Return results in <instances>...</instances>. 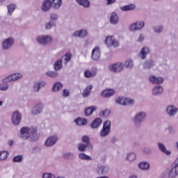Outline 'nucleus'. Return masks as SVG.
I'll return each mask as SVG.
<instances>
[{"label": "nucleus", "instance_id": "obj_42", "mask_svg": "<svg viewBox=\"0 0 178 178\" xmlns=\"http://www.w3.org/2000/svg\"><path fill=\"white\" fill-rule=\"evenodd\" d=\"M106 170H107V169L105 167L100 166V167H98L97 173L99 175H102L104 173H106Z\"/></svg>", "mask_w": 178, "mask_h": 178}, {"label": "nucleus", "instance_id": "obj_33", "mask_svg": "<svg viewBox=\"0 0 178 178\" xmlns=\"http://www.w3.org/2000/svg\"><path fill=\"white\" fill-rule=\"evenodd\" d=\"M138 167L143 170H147V169H149V164L147 162H142L139 163Z\"/></svg>", "mask_w": 178, "mask_h": 178}, {"label": "nucleus", "instance_id": "obj_16", "mask_svg": "<svg viewBox=\"0 0 178 178\" xmlns=\"http://www.w3.org/2000/svg\"><path fill=\"white\" fill-rule=\"evenodd\" d=\"M42 108H44V106H42V104H36L32 108L33 115H38V113H41V112H42Z\"/></svg>", "mask_w": 178, "mask_h": 178}, {"label": "nucleus", "instance_id": "obj_8", "mask_svg": "<svg viewBox=\"0 0 178 178\" xmlns=\"http://www.w3.org/2000/svg\"><path fill=\"white\" fill-rule=\"evenodd\" d=\"M37 41L39 44H49L52 42V39L49 36H39L37 38Z\"/></svg>", "mask_w": 178, "mask_h": 178}, {"label": "nucleus", "instance_id": "obj_40", "mask_svg": "<svg viewBox=\"0 0 178 178\" xmlns=\"http://www.w3.org/2000/svg\"><path fill=\"white\" fill-rule=\"evenodd\" d=\"M7 8L8 13L12 15V13L14 12L15 9H16V6L15 4H10Z\"/></svg>", "mask_w": 178, "mask_h": 178}, {"label": "nucleus", "instance_id": "obj_12", "mask_svg": "<svg viewBox=\"0 0 178 178\" xmlns=\"http://www.w3.org/2000/svg\"><path fill=\"white\" fill-rule=\"evenodd\" d=\"M149 82L152 84H162L163 83V78L161 76H155L154 75L149 78Z\"/></svg>", "mask_w": 178, "mask_h": 178}, {"label": "nucleus", "instance_id": "obj_31", "mask_svg": "<svg viewBox=\"0 0 178 178\" xmlns=\"http://www.w3.org/2000/svg\"><path fill=\"white\" fill-rule=\"evenodd\" d=\"M158 145L160 151L163 152V154H165V155H170V152L166 150V147H165V145L163 144L159 143Z\"/></svg>", "mask_w": 178, "mask_h": 178}, {"label": "nucleus", "instance_id": "obj_27", "mask_svg": "<svg viewBox=\"0 0 178 178\" xmlns=\"http://www.w3.org/2000/svg\"><path fill=\"white\" fill-rule=\"evenodd\" d=\"M97 109V107L92 106L90 107H88L85 110V115L86 116H90V115H92V113L95 111Z\"/></svg>", "mask_w": 178, "mask_h": 178}, {"label": "nucleus", "instance_id": "obj_21", "mask_svg": "<svg viewBox=\"0 0 178 178\" xmlns=\"http://www.w3.org/2000/svg\"><path fill=\"white\" fill-rule=\"evenodd\" d=\"M167 112L170 116H173V115L177 113V108L174 106H169L167 107Z\"/></svg>", "mask_w": 178, "mask_h": 178}, {"label": "nucleus", "instance_id": "obj_55", "mask_svg": "<svg viewBox=\"0 0 178 178\" xmlns=\"http://www.w3.org/2000/svg\"><path fill=\"white\" fill-rule=\"evenodd\" d=\"M138 41H140V42L144 41V36H143L142 35H140L139 36Z\"/></svg>", "mask_w": 178, "mask_h": 178}, {"label": "nucleus", "instance_id": "obj_44", "mask_svg": "<svg viewBox=\"0 0 178 178\" xmlns=\"http://www.w3.org/2000/svg\"><path fill=\"white\" fill-rule=\"evenodd\" d=\"M133 65H134L133 60L130 59H128L127 60H126L124 63V66L126 67H133Z\"/></svg>", "mask_w": 178, "mask_h": 178}, {"label": "nucleus", "instance_id": "obj_41", "mask_svg": "<svg viewBox=\"0 0 178 178\" xmlns=\"http://www.w3.org/2000/svg\"><path fill=\"white\" fill-rule=\"evenodd\" d=\"M127 161H129V162H133V161L136 159V154L130 153L127 155Z\"/></svg>", "mask_w": 178, "mask_h": 178}, {"label": "nucleus", "instance_id": "obj_32", "mask_svg": "<svg viewBox=\"0 0 178 178\" xmlns=\"http://www.w3.org/2000/svg\"><path fill=\"white\" fill-rule=\"evenodd\" d=\"M76 2L85 8L90 7V1L88 0H76Z\"/></svg>", "mask_w": 178, "mask_h": 178}, {"label": "nucleus", "instance_id": "obj_25", "mask_svg": "<svg viewBox=\"0 0 178 178\" xmlns=\"http://www.w3.org/2000/svg\"><path fill=\"white\" fill-rule=\"evenodd\" d=\"M51 6L54 9H59L62 6V0H52Z\"/></svg>", "mask_w": 178, "mask_h": 178}, {"label": "nucleus", "instance_id": "obj_14", "mask_svg": "<svg viewBox=\"0 0 178 178\" xmlns=\"http://www.w3.org/2000/svg\"><path fill=\"white\" fill-rule=\"evenodd\" d=\"M143 27H144V22H138V23L136 22V23L132 24L129 26V30H131V31H134L136 30H141Z\"/></svg>", "mask_w": 178, "mask_h": 178}, {"label": "nucleus", "instance_id": "obj_5", "mask_svg": "<svg viewBox=\"0 0 178 178\" xmlns=\"http://www.w3.org/2000/svg\"><path fill=\"white\" fill-rule=\"evenodd\" d=\"M11 120L12 123H13L14 124H19V123L22 122V114L19 113V111H15L13 113Z\"/></svg>", "mask_w": 178, "mask_h": 178}, {"label": "nucleus", "instance_id": "obj_54", "mask_svg": "<svg viewBox=\"0 0 178 178\" xmlns=\"http://www.w3.org/2000/svg\"><path fill=\"white\" fill-rule=\"evenodd\" d=\"M51 22H48L46 24V29L47 30H49V29H51Z\"/></svg>", "mask_w": 178, "mask_h": 178}, {"label": "nucleus", "instance_id": "obj_6", "mask_svg": "<svg viewBox=\"0 0 178 178\" xmlns=\"http://www.w3.org/2000/svg\"><path fill=\"white\" fill-rule=\"evenodd\" d=\"M83 74L86 79H91L92 77H95V76H97V69H87L84 71Z\"/></svg>", "mask_w": 178, "mask_h": 178}, {"label": "nucleus", "instance_id": "obj_48", "mask_svg": "<svg viewBox=\"0 0 178 178\" xmlns=\"http://www.w3.org/2000/svg\"><path fill=\"white\" fill-rule=\"evenodd\" d=\"M70 59H72V54L68 52L65 54V60L66 63H67L70 61Z\"/></svg>", "mask_w": 178, "mask_h": 178}, {"label": "nucleus", "instance_id": "obj_4", "mask_svg": "<svg viewBox=\"0 0 178 178\" xmlns=\"http://www.w3.org/2000/svg\"><path fill=\"white\" fill-rule=\"evenodd\" d=\"M116 102L117 104H120V105H133L134 100L129 98L118 97L116 99Z\"/></svg>", "mask_w": 178, "mask_h": 178}, {"label": "nucleus", "instance_id": "obj_19", "mask_svg": "<svg viewBox=\"0 0 178 178\" xmlns=\"http://www.w3.org/2000/svg\"><path fill=\"white\" fill-rule=\"evenodd\" d=\"M144 119H145V113H140L136 115L134 121L136 123H140Z\"/></svg>", "mask_w": 178, "mask_h": 178}, {"label": "nucleus", "instance_id": "obj_58", "mask_svg": "<svg viewBox=\"0 0 178 178\" xmlns=\"http://www.w3.org/2000/svg\"><path fill=\"white\" fill-rule=\"evenodd\" d=\"M97 178H109V177H99Z\"/></svg>", "mask_w": 178, "mask_h": 178}, {"label": "nucleus", "instance_id": "obj_13", "mask_svg": "<svg viewBox=\"0 0 178 178\" xmlns=\"http://www.w3.org/2000/svg\"><path fill=\"white\" fill-rule=\"evenodd\" d=\"M14 42L15 40H13V38H8L3 42V48L4 49H8V48H10L12 45H13Z\"/></svg>", "mask_w": 178, "mask_h": 178}, {"label": "nucleus", "instance_id": "obj_17", "mask_svg": "<svg viewBox=\"0 0 178 178\" xmlns=\"http://www.w3.org/2000/svg\"><path fill=\"white\" fill-rule=\"evenodd\" d=\"M113 94H115L113 89H106L102 92V97H103V98H109V97H112Z\"/></svg>", "mask_w": 178, "mask_h": 178}, {"label": "nucleus", "instance_id": "obj_53", "mask_svg": "<svg viewBox=\"0 0 178 178\" xmlns=\"http://www.w3.org/2000/svg\"><path fill=\"white\" fill-rule=\"evenodd\" d=\"M107 5H112V3H115L116 2V0H106Z\"/></svg>", "mask_w": 178, "mask_h": 178}, {"label": "nucleus", "instance_id": "obj_36", "mask_svg": "<svg viewBox=\"0 0 178 178\" xmlns=\"http://www.w3.org/2000/svg\"><path fill=\"white\" fill-rule=\"evenodd\" d=\"M41 86H42V87H44V86H45V83L40 82V83L35 84V86L33 87L34 91H39L40 88H41Z\"/></svg>", "mask_w": 178, "mask_h": 178}, {"label": "nucleus", "instance_id": "obj_37", "mask_svg": "<svg viewBox=\"0 0 178 178\" xmlns=\"http://www.w3.org/2000/svg\"><path fill=\"white\" fill-rule=\"evenodd\" d=\"M8 155H9V153L6 151L0 152L1 161H5V159L8 158Z\"/></svg>", "mask_w": 178, "mask_h": 178}, {"label": "nucleus", "instance_id": "obj_45", "mask_svg": "<svg viewBox=\"0 0 178 178\" xmlns=\"http://www.w3.org/2000/svg\"><path fill=\"white\" fill-rule=\"evenodd\" d=\"M47 75L49 76V77H58V73L54 71L47 72Z\"/></svg>", "mask_w": 178, "mask_h": 178}, {"label": "nucleus", "instance_id": "obj_39", "mask_svg": "<svg viewBox=\"0 0 178 178\" xmlns=\"http://www.w3.org/2000/svg\"><path fill=\"white\" fill-rule=\"evenodd\" d=\"M87 145H85L83 143H79L78 145V149L79 151H80L81 152H84V151H86V149H87Z\"/></svg>", "mask_w": 178, "mask_h": 178}, {"label": "nucleus", "instance_id": "obj_43", "mask_svg": "<svg viewBox=\"0 0 178 178\" xmlns=\"http://www.w3.org/2000/svg\"><path fill=\"white\" fill-rule=\"evenodd\" d=\"M22 161H23V156L22 155L15 156L13 159V162H22Z\"/></svg>", "mask_w": 178, "mask_h": 178}, {"label": "nucleus", "instance_id": "obj_11", "mask_svg": "<svg viewBox=\"0 0 178 178\" xmlns=\"http://www.w3.org/2000/svg\"><path fill=\"white\" fill-rule=\"evenodd\" d=\"M58 141V137L55 136H52L49 137L45 143H44V145L46 147H51V145H54V144H56V142Z\"/></svg>", "mask_w": 178, "mask_h": 178}, {"label": "nucleus", "instance_id": "obj_47", "mask_svg": "<svg viewBox=\"0 0 178 178\" xmlns=\"http://www.w3.org/2000/svg\"><path fill=\"white\" fill-rule=\"evenodd\" d=\"M110 113H111V111L106 109V110L102 111L100 113V115L101 116H109Z\"/></svg>", "mask_w": 178, "mask_h": 178}, {"label": "nucleus", "instance_id": "obj_52", "mask_svg": "<svg viewBox=\"0 0 178 178\" xmlns=\"http://www.w3.org/2000/svg\"><path fill=\"white\" fill-rule=\"evenodd\" d=\"M50 17L51 20H56L58 19V15L56 14H51Z\"/></svg>", "mask_w": 178, "mask_h": 178}, {"label": "nucleus", "instance_id": "obj_57", "mask_svg": "<svg viewBox=\"0 0 178 178\" xmlns=\"http://www.w3.org/2000/svg\"><path fill=\"white\" fill-rule=\"evenodd\" d=\"M69 155H70V154H65V158H67V156H69Z\"/></svg>", "mask_w": 178, "mask_h": 178}, {"label": "nucleus", "instance_id": "obj_50", "mask_svg": "<svg viewBox=\"0 0 178 178\" xmlns=\"http://www.w3.org/2000/svg\"><path fill=\"white\" fill-rule=\"evenodd\" d=\"M69 94H70V92H69V90L64 89L63 91V97H69Z\"/></svg>", "mask_w": 178, "mask_h": 178}, {"label": "nucleus", "instance_id": "obj_59", "mask_svg": "<svg viewBox=\"0 0 178 178\" xmlns=\"http://www.w3.org/2000/svg\"><path fill=\"white\" fill-rule=\"evenodd\" d=\"M129 178H137V177L136 176H131Z\"/></svg>", "mask_w": 178, "mask_h": 178}, {"label": "nucleus", "instance_id": "obj_34", "mask_svg": "<svg viewBox=\"0 0 178 178\" xmlns=\"http://www.w3.org/2000/svg\"><path fill=\"white\" fill-rule=\"evenodd\" d=\"M63 88V85L60 82L56 83L53 86V91H59V90Z\"/></svg>", "mask_w": 178, "mask_h": 178}, {"label": "nucleus", "instance_id": "obj_2", "mask_svg": "<svg viewBox=\"0 0 178 178\" xmlns=\"http://www.w3.org/2000/svg\"><path fill=\"white\" fill-rule=\"evenodd\" d=\"M111 133V121H105L103 124V127L100 131L99 135L101 137H106Z\"/></svg>", "mask_w": 178, "mask_h": 178}, {"label": "nucleus", "instance_id": "obj_30", "mask_svg": "<svg viewBox=\"0 0 178 178\" xmlns=\"http://www.w3.org/2000/svg\"><path fill=\"white\" fill-rule=\"evenodd\" d=\"M74 122L78 126H84V124H87V120L84 118H77Z\"/></svg>", "mask_w": 178, "mask_h": 178}, {"label": "nucleus", "instance_id": "obj_10", "mask_svg": "<svg viewBox=\"0 0 178 178\" xmlns=\"http://www.w3.org/2000/svg\"><path fill=\"white\" fill-rule=\"evenodd\" d=\"M91 56L94 60H98V59L101 58V51L99 50V47H96L92 49Z\"/></svg>", "mask_w": 178, "mask_h": 178}, {"label": "nucleus", "instance_id": "obj_20", "mask_svg": "<svg viewBox=\"0 0 178 178\" xmlns=\"http://www.w3.org/2000/svg\"><path fill=\"white\" fill-rule=\"evenodd\" d=\"M101 123H102V120L101 118H96L92 121L90 126L92 129H97V127H99Z\"/></svg>", "mask_w": 178, "mask_h": 178}, {"label": "nucleus", "instance_id": "obj_49", "mask_svg": "<svg viewBox=\"0 0 178 178\" xmlns=\"http://www.w3.org/2000/svg\"><path fill=\"white\" fill-rule=\"evenodd\" d=\"M162 30H163V27L158 26L154 28L155 33H162Z\"/></svg>", "mask_w": 178, "mask_h": 178}, {"label": "nucleus", "instance_id": "obj_1", "mask_svg": "<svg viewBox=\"0 0 178 178\" xmlns=\"http://www.w3.org/2000/svg\"><path fill=\"white\" fill-rule=\"evenodd\" d=\"M21 138H24V140H27L30 137L31 134H35L37 131V127H32L31 128L28 127H22L21 129Z\"/></svg>", "mask_w": 178, "mask_h": 178}, {"label": "nucleus", "instance_id": "obj_18", "mask_svg": "<svg viewBox=\"0 0 178 178\" xmlns=\"http://www.w3.org/2000/svg\"><path fill=\"white\" fill-rule=\"evenodd\" d=\"M149 54V49L147 47H143L141 49L139 56H140L141 59H145L147 56Z\"/></svg>", "mask_w": 178, "mask_h": 178}, {"label": "nucleus", "instance_id": "obj_38", "mask_svg": "<svg viewBox=\"0 0 178 178\" xmlns=\"http://www.w3.org/2000/svg\"><path fill=\"white\" fill-rule=\"evenodd\" d=\"M79 156L81 159H83L84 161H91V157L84 153L79 154Z\"/></svg>", "mask_w": 178, "mask_h": 178}, {"label": "nucleus", "instance_id": "obj_7", "mask_svg": "<svg viewBox=\"0 0 178 178\" xmlns=\"http://www.w3.org/2000/svg\"><path fill=\"white\" fill-rule=\"evenodd\" d=\"M108 69L111 72H120L123 70V64L120 63L113 64L108 67Z\"/></svg>", "mask_w": 178, "mask_h": 178}, {"label": "nucleus", "instance_id": "obj_26", "mask_svg": "<svg viewBox=\"0 0 178 178\" xmlns=\"http://www.w3.org/2000/svg\"><path fill=\"white\" fill-rule=\"evenodd\" d=\"M110 22L113 24H116L118 22H119V17H118V14H116V13H112L110 17Z\"/></svg>", "mask_w": 178, "mask_h": 178}, {"label": "nucleus", "instance_id": "obj_22", "mask_svg": "<svg viewBox=\"0 0 178 178\" xmlns=\"http://www.w3.org/2000/svg\"><path fill=\"white\" fill-rule=\"evenodd\" d=\"M92 90V85L88 86L83 90V97L84 98H87V97H88L90 94H91Z\"/></svg>", "mask_w": 178, "mask_h": 178}, {"label": "nucleus", "instance_id": "obj_35", "mask_svg": "<svg viewBox=\"0 0 178 178\" xmlns=\"http://www.w3.org/2000/svg\"><path fill=\"white\" fill-rule=\"evenodd\" d=\"M54 69L55 70H60L62 69V60H58L54 63Z\"/></svg>", "mask_w": 178, "mask_h": 178}, {"label": "nucleus", "instance_id": "obj_15", "mask_svg": "<svg viewBox=\"0 0 178 178\" xmlns=\"http://www.w3.org/2000/svg\"><path fill=\"white\" fill-rule=\"evenodd\" d=\"M52 1L51 0H45L42 5V10L43 12H48L51 9Z\"/></svg>", "mask_w": 178, "mask_h": 178}, {"label": "nucleus", "instance_id": "obj_24", "mask_svg": "<svg viewBox=\"0 0 178 178\" xmlns=\"http://www.w3.org/2000/svg\"><path fill=\"white\" fill-rule=\"evenodd\" d=\"M88 33L86 30H80L75 31L73 34L74 37H86Z\"/></svg>", "mask_w": 178, "mask_h": 178}, {"label": "nucleus", "instance_id": "obj_9", "mask_svg": "<svg viewBox=\"0 0 178 178\" xmlns=\"http://www.w3.org/2000/svg\"><path fill=\"white\" fill-rule=\"evenodd\" d=\"M22 75L20 73L13 74L7 78L3 79V81H15V80H19V79H22Z\"/></svg>", "mask_w": 178, "mask_h": 178}, {"label": "nucleus", "instance_id": "obj_3", "mask_svg": "<svg viewBox=\"0 0 178 178\" xmlns=\"http://www.w3.org/2000/svg\"><path fill=\"white\" fill-rule=\"evenodd\" d=\"M105 43L107 47H119V42L114 39L113 36H107L106 38Z\"/></svg>", "mask_w": 178, "mask_h": 178}, {"label": "nucleus", "instance_id": "obj_56", "mask_svg": "<svg viewBox=\"0 0 178 178\" xmlns=\"http://www.w3.org/2000/svg\"><path fill=\"white\" fill-rule=\"evenodd\" d=\"M8 143V145H10V146L13 145V140H9Z\"/></svg>", "mask_w": 178, "mask_h": 178}, {"label": "nucleus", "instance_id": "obj_51", "mask_svg": "<svg viewBox=\"0 0 178 178\" xmlns=\"http://www.w3.org/2000/svg\"><path fill=\"white\" fill-rule=\"evenodd\" d=\"M42 178H53V175L51 173H44Z\"/></svg>", "mask_w": 178, "mask_h": 178}, {"label": "nucleus", "instance_id": "obj_29", "mask_svg": "<svg viewBox=\"0 0 178 178\" xmlns=\"http://www.w3.org/2000/svg\"><path fill=\"white\" fill-rule=\"evenodd\" d=\"M82 143H84L85 144H86L87 147H88V148L92 149V145H91V143H90V137L87 136H83L82 137Z\"/></svg>", "mask_w": 178, "mask_h": 178}, {"label": "nucleus", "instance_id": "obj_28", "mask_svg": "<svg viewBox=\"0 0 178 178\" xmlns=\"http://www.w3.org/2000/svg\"><path fill=\"white\" fill-rule=\"evenodd\" d=\"M163 91V88L162 86H156L152 90L153 95H159Z\"/></svg>", "mask_w": 178, "mask_h": 178}, {"label": "nucleus", "instance_id": "obj_60", "mask_svg": "<svg viewBox=\"0 0 178 178\" xmlns=\"http://www.w3.org/2000/svg\"><path fill=\"white\" fill-rule=\"evenodd\" d=\"M3 102L2 101H0V106L2 105Z\"/></svg>", "mask_w": 178, "mask_h": 178}, {"label": "nucleus", "instance_id": "obj_23", "mask_svg": "<svg viewBox=\"0 0 178 178\" xmlns=\"http://www.w3.org/2000/svg\"><path fill=\"white\" fill-rule=\"evenodd\" d=\"M134 9H136V5L134 4L126 5L121 7V10L123 12H127V10H134Z\"/></svg>", "mask_w": 178, "mask_h": 178}, {"label": "nucleus", "instance_id": "obj_46", "mask_svg": "<svg viewBox=\"0 0 178 178\" xmlns=\"http://www.w3.org/2000/svg\"><path fill=\"white\" fill-rule=\"evenodd\" d=\"M8 88H9V86L8 85V83L0 84V90L1 91H6Z\"/></svg>", "mask_w": 178, "mask_h": 178}]
</instances>
